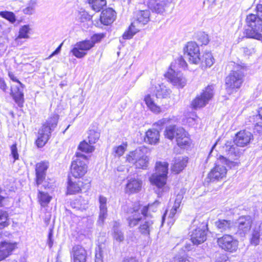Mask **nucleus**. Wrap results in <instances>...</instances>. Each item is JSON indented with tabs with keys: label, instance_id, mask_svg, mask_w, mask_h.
Wrapping results in <instances>:
<instances>
[{
	"label": "nucleus",
	"instance_id": "obj_1",
	"mask_svg": "<svg viewBox=\"0 0 262 262\" xmlns=\"http://www.w3.org/2000/svg\"><path fill=\"white\" fill-rule=\"evenodd\" d=\"M223 149L227 153L228 157L226 158L220 156L218 159L215 166L208 174L207 179L211 182L220 181L226 177L227 170L224 165L230 168H234L238 167L240 164L237 159L240 155L239 149L233 144L232 141H227L223 146Z\"/></svg>",
	"mask_w": 262,
	"mask_h": 262
},
{
	"label": "nucleus",
	"instance_id": "obj_2",
	"mask_svg": "<svg viewBox=\"0 0 262 262\" xmlns=\"http://www.w3.org/2000/svg\"><path fill=\"white\" fill-rule=\"evenodd\" d=\"M152 205L142 207L138 203L135 204L128 211L127 218L128 226L133 228L137 226L139 222L140 233L146 236L149 237L150 232L154 229V221L152 216L148 212Z\"/></svg>",
	"mask_w": 262,
	"mask_h": 262
},
{
	"label": "nucleus",
	"instance_id": "obj_3",
	"mask_svg": "<svg viewBox=\"0 0 262 262\" xmlns=\"http://www.w3.org/2000/svg\"><path fill=\"white\" fill-rule=\"evenodd\" d=\"M147 153V149L145 147H139L129 151L126 155V162L135 166L136 168L146 169L148 166L149 161Z\"/></svg>",
	"mask_w": 262,
	"mask_h": 262
},
{
	"label": "nucleus",
	"instance_id": "obj_4",
	"mask_svg": "<svg viewBox=\"0 0 262 262\" xmlns=\"http://www.w3.org/2000/svg\"><path fill=\"white\" fill-rule=\"evenodd\" d=\"M58 115L54 114L49 118L39 129L36 143L38 147H43L50 138L51 132L56 127Z\"/></svg>",
	"mask_w": 262,
	"mask_h": 262
},
{
	"label": "nucleus",
	"instance_id": "obj_5",
	"mask_svg": "<svg viewBox=\"0 0 262 262\" xmlns=\"http://www.w3.org/2000/svg\"><path fill=\"white\" fill-rule=\"evenodd\" d=\"M246 21L248 27L245 31L246 37L259 40L262 39V20L258 16L250 14L247 16Z\"/></svg>",
	"mask_w": 262,
	"mask_h": 262
},
{
	"label": "nucleus",
	"instance_id": "obj_6",
	"mask_svg": "<svg viewBox=\"0 0 262 262\" xmlns=\"http://www.w3.org/2000/svg\"><path fill=\"white\" fill-rule=\"evenodd\" d=\"M168 164L166 162H157L155 172L149 178L151 184L159 189H162L166 183Z\"/></svg>",
	"mask_w": 262,
	"mask_h": 262
},
{
	"label": "nucleus",
	"instance_id": "obj_7",
	"mask_svg": "<svg viewBox=\"0 0 262 262\" xmlns=\"http://www.w3.org/2000/svg\"><path fill=\"white\" fill-rule=\"evenodd\" d=\"M190 233V239L194 245H200L206 240L207 222L194 219Z\"/></svg>",
	"mask_w": 262,
	"mask_h": 262
},
{
	"label": "nucleus",
	"instance_id": "obj_8",
	"mask_svg": "<svg viewBox=\"0 0 262 262\" xmlns=\"http://www.w3.org/2000/svg\"><path fill=\"white\" fill-rule=\"evenodd\" d=\"M244 81V74L241 69L232 71L225 79V89L231 95L236 93Z\"/></svg>",
	"mask_w": 262,
	"mask_h": 262
},
{
	"label": "nucleus",
	"instance_id": "obj_9",
	"mask_svg": "<svg viewBox=\"0 0 262 262\" xmlns=\"http://www.w3.org/2000/svg\"><path fill=\"white\" fill-rule=\"evenodd\" d=\"M77 158L74 160L71 166V172L72 176L76 178H81L87 171L88 159L85 156L77 152Z\"/></svg>",
	"mask_w": 262,
	"mask_h": 262
},
{
	"label": "nucleus",
	"instance_id": "obj_10",
	"mask_svg": "<svg viewBox=\"0 0 262 262\" xmlns=\"http://www.w3.org/2000/svg\"><path fill=\"white\" fill-rule=\"evenodd\" d=\"M180 71V58L172 62L165 77L174 86L179 88L180 86V78L179 76Z\"/></svg>",
	"mask_w": 262,
	"mask_h": 262
},
{
	"label": "nucleus",
	"instance_id": "obj_11",
	"mask_svg": "<svg viewBox=\"0 0 262 262\" xmlns=\"http://www.w3.org/2000/svg\"><path fill=\"white\" fill-rule=\"evenodd\" d=\"M217 243L222 249L231 253L235 252L238 246L237 240L229 234H225L218 238Z\"/></svg>",
	"mask_w": 262,
	"mask_h": 262
},
{
	"label": "nucleus",
	"instance_id": "obj_12",
	"mask_svg": "<svg viewBox=\"0 0 262 262\" xmlns=\"http://www.w3.org/2000/svg\"><path fill=\"white\" fill-rule=\"evenodd\" d=\"M214 95V88L209 85L203 91L200 96L196 97L191 103L194 108H199L205 106Z\"/></svg>",
	"mask_w": 262,
	"mask_h": 262
},
{
	"label": "nucleus",
	"instance_id": "obj_13",
	"mask_svg": "<svg viewBox=\"0 0 262 262\" xmlns=\"http://www.w3.org/2000/svg\"><path fill=\"white\" fill-rule=\"evenodd\" d=\"M8 75L11 80L16 82L19 85L13 86L11 88V94L12 95L15 102L20 107L23 106L24 101L23 89L24 85L21 83L15 76L14 74L11 72L8 73Z\"/></svg>",
	"mask_w": 262,
	"mask_h": 262
},
{
	"label": "nucleus",
	"instance_id": "obj_14",
	"mask_svg": "<svg viewBox=\"0 0 262 262\" xmlns=\"http://www.w3.org/2000/svg\"><path fill=\"white\" fill-rule=\"evenodd\" d=\"M185 55L189 56V59L193 63L198 64L200 62L199 57L200 49L198 45L194 42H189L183 49Z\"/></svg>",
	"mask_w": 262,
	"mask_h": 262
},
{
	"label": "nucleus",
	"instance_id": "obj_15",
	"mask_svg": "<svg viewBox=\"0 0 262 262\" xmlns=\"http://www.w3.org/2000/svg\"><path fill=\"white\" fill-rule=\"evenodd\" d=\"M93 47L92 43L90 42L89 39L84 40L77 42L71 52L76 57L81 58L84 57L86 55L87 52Z\"/></svg>",
	"mask_w": 262,
	"mask_h": 262
},
{
	"label": "nucleus",
	"instance_id": "obj_16",
	"mask_svg": "<svg viewBox=\"0 0 262 262\" xmlns=\"http://www.w3.org/2000/svg\"><path fill=\"white\" fill-rule=\"evenodd\" d=\"M253 218L250 215L239 217L237 220V233L242 236L248 233L251 228Z\"/></svg>",
	"mask_w": 262,
	"mask_h": 262
},
{
	"label": "nucleus",
	"instance_id": "obj_17",
	"mask_svg": "<svg viewBox=\"0 0 262 262\" xmlns=\"http://www.w3.org/2000/svg\"><path fill=\"white\" fill-rule=\"evenodd\" d=\"M17 244L9 241L0 242V260L5 259L10 255L16 248Z\"/></svg>",
	"mask_w": 262,
	"mask_h": 262
},
{
	"label": "nucleus",
	"instance_id": "obj_18",
	"mask_svg": "<svg viewBox=\"0 0 262 262\" xmlns=\"http://www.w3.org/2000/svg\"><path fill=\"white\" fill-rule=\"evenodd\" d=\"M253 138L252 134L246 130H241L236 134L234 140V143L236 146L244 147L247 145Z\"/></svg>",
	"mask_w": 262,
	"mask_h": 262
},
{
	"label": "nucleus",
	"instance_id": "obj_19",
	"mask_svg": "<svg viewBox=\"0 0 262 262\" xmlns=\"http://www.w3.org/2000/svg\"><path fill=\"white\" fill-rule=\"evenodd\" d=\"M71 257L73 262H85L86 259V251L80 245L74 246L70 252Z\"/></svg>",
	"mask_w": 262,
	"mask_h": 262
},
{
	"label": "nucleus",
	"instance_id": "obj_20",
	"mask_svg": "<svg viewBox=\"0 0 262 262\" xmlns=\"http://www.w3.org/2000/svg\"><path fill=\"white\" fill-rule=\"evenodd\" d=\"M168 4L169 3L168 0H150L148 7L155 12L162 14Z\"/></svg>",
	"mask_w": 262,
	"mask_h": 262
},
{
	"label": "nucleus",
	"instance_id": "obj_21",
	"mask_svg": "<svg viewBox=\"0 0 262 262\" xmlns=\"http://www.w3.org/2000/svg\"><path fill=\"white\" fill-rule=\"evenodd\" d=\"M48 168L47 162H41L36 165V181L37 185H40L43 181L46 176V171Z\"/></svg>",
	"mask_w": 262,
	"mask_h": 262
},
{
	"label": "nucleus",
	"instance_id": "obj_22",
	"mask_svg": "<svg viewBox=\"0 0 262 262\" xmlns=\"http://www.w3.org/2000/svg\"><path fill=\"white\" fill-rule=\"evenodd\" d=\"M180 134V130L179 128L175 125H170L166 127L164 132L165 136L172 140L174 138H176L177 144L178 146H180V143L179 142V136Z\"/></svg>",
	"mask_w": 262,
	"mask_h": 262
},
{
	"label": "nucleus",
	"instance_id": "obj_23",
	"mask_svg": "<svg viewBox=\"0 0 262 262\" xmlns=\"http://www.w3.org/2000/svg\"><path fill=\"white\" fill-rule=\"evenodd\" d=\"M116 18V12L112 8H107L101 12V23L104 25H109L113 23Z\"/></svg>",
	"mask_w": 262,
	"mask_h": 262
},
{
	"label": "nucleus",
	"instance_id": "obj_24",
	"mask_svg": "<svg viewBox=\"0 0 262 262\" xmlns=\"http://www.w3.org/2000/svg\"><path fill=\"white\" fill-rule=\"evenodd\" d=\"M142 181L138 179L132 178L128 180L125 191L127 193H134L141 190Z\"/></svg>",
	"mask_w": 262,
	"mask_h": 262
},
{
	"label": "nucleus",
	"instance_id": "obj_25",
	"mask_svg": "<svg viewBox=\"0 0 262 262\" xmlns=\"http://www.w3.org/2000/svg\"><path fill=\"white\" fill-rule=\"evenodd\" d=\"M159 138V131L155 128H151L146 132L144 141L149 144H156L158 143Z\"/></svg>",
	"mask_w": 262,
	"mask_h": 262
},
{
	"label": "nucleus",
	"instance_id": "obj_26",
	"mask_svg": "<svg viewBox=\"0 0 262 262\" xmlns=\"http://www.w3.org/2000/svg\"><path fill=\"white\" fill-rule=\"evenodd\" d=\"M152 91L157 98H166L171 92L163 84L155 85L154 88H152Z\"/></svg>",
	"mask_w": 262,
	"mask_h": 262
},
{
	"label": "nucleus",
	"instance_id": "obj_27",
	"mask_svg": "<svg viewBox=\"0 0 262 262\" xmlns=\"http://www.w3.org/2000/svg\"><path fill=\"white\" fill-rule=\"evenodd\" d=\"M107 199L105 197L100 196L99 203H100V213L99 215L98 222L99 224H103L104 220L106 218L107 215V210L106 207Z\"/></svg>",
	"mask_w": 262,
	"mask_h": 262
},
{
	"label": "nucleus",
	"instance_id": "obj_28",
	"mask_svg": "<svg viewBox=\"0 0 262 262\" xmlns=\"http://www.w3.org/2000/svg\"><path fill=\"white\" fill-rule=\"evenodd\" d=\"M144 101L147 107L154 113H158L161 111L160 107L155 103L153 98L150 94H147L145 95Z\"/></svg>",
	"mask_w": 262,
	"mask_h": 262
},
{
	"label": "nucleus",
	"instance_id": "obj_29",
	"mask_svg": "<svg viewBox=\"0 0 262 262\" xmlns=\"http://www.w3.org/2000/svg\"><path fill=\"white\" fill-rule=\"evenodd\" d=\"M217 229L221 232H226L230 230L233 226V223L230 220H219L215 223Z\"/></svg>",
	"mask_w": 262,
	"mask_h": 262
},
{
	"label": "nucleus",
	"instance_id": "obj_30",
	"mask_svg": "<svg viewBox=\"0 0 262 262\" xmlns=\"http://www.w3.org/2000/svg\"><path fill=\"white\" fill-rule=\"evenodd\" d=\"M200 61L203 67L210 68L214 64V58L211 52H205L203 54L202 58H200Z\"/></svg>",
	"mask_w": 262,
	"mask_h": 262
},
{
	"label": "nucleus",
	"instance_id": "obj_31",
	"mask_svg": "<svg viewBox=\"0 0 262 262\" xmlns=\"http://www.w3.org/2000/svg\"><path fill=\"white\" fill-rule=\"evenodd\" d=\"M83 182L78 181L77 183L73 182L71 180H69L68 186V193L69 194H74L79 192L82 190Z\"/></svg>",
	"mask_w": 262,
	"mask_h": 262
},
{
	"label": "nucleus",
	"instance_id": "obj_32",
	"mask_svg": "<svg viewBox=\"0 0 262 262\" xmlns=\"http://www.w3.org/2000/svg\"><path fill=\"white\" fill-rule=\"evenodd\" d=\"M188 136V133L181 128V149H188L193 147L191 140Z\"/></svg>",
	"mask_w": 262,
	"mask_h": 262
},
{
	"label": "nucleus",
	"instance_id": "obj_33",
	"mask_svg": "<svg viewBox=\"0 0 262 262\" xmlns=\"http://www.w3.org/2000/svg\"><path fill=\"white\" fill-rule=\"evenodd\" d=\"M150 11L148 10L139 11L137 14V21L142 25L146 24L149 20Z\"/></svg>",
	"mask_w": 262,
	"mask_h": 262
},
{
	"label": "nucleus",
	"instance_id": "obj_34",
	"mask_svg": "<svg viewBox=\"0 0 262 262\" xmlns=\"http://www.w3.org/2000/svg\"><path fill=\"white\" fill-rule=\"evenodd\" d=\"M93 10L100 11L106 4V0H87Z\"/></svg>",
	"mask_w": 262,
	"mask_h": 262
},
{
	"label": "nucleus",
	"instance_id": "obj_35",
	"mask_svg": "<svg viewBox=\"0 0 262 262\" xmlns=\"http://www.w3.org/2000/svg\"><path fill=\"white\" fill-rule=\"evenodd\" d=\"M136 22L132 23L129 27L127 31H125L123 34V38L124 39H131L133 36L137 33L139 30L136 28Z\"/></svg>",
	"mask_w": 262,
	"mask_h": 262
},
{
	"label": "nucleus",
	"instance_id": "obj_36",
	"mask_svg": "<svg viewBox=\"0 0 262 262\" xmlns=\"http://www.w3.org/2000/svg\"><path fill=\"white\" fill-rule=\"evenodd\" d=\"M9 225V215L6 211L0 209V229H3Z\"/></svg>",
	"mask_w": 262,
	"mask_h": 262
},
{
	"label": "nucleus",
	"instance_id": "obj_37",
	"mask_svg": "<svg viewBox=\"0 0 262 262\" xmlns=\"http://www.w3.org/2000/svg\"><path fill=\"white\" fill-rule=\"evenodd\" d=\"M31 29L29 25H26L21 26L19 30L18 36L16 38L15 40L17 41L20 38H28L29 37V33Z\"/></svg>",
	"mask_w": 262,
	"mask_h": 262
},
{
	"label": "nucleus",
	"instance_id": "obj_38",
	"mask_svg": "<svg viewBox=\"0 0 262 262\" xmlns=\"http://www.w3.org/2000/svg\"><path fill=\"white\" fill-rule=\"evenodd\" d=\"M127 144L123 142L121 145L114 146L113 148V154L115 157H120L122 156L127 149Z\"/></svg>",
	"mask_w": 262,
	"mask_h": 262
},
{
	"label": "nucleus",
	"instance_id": "obj_39",
	"mask_svg": "<svg viewBox=\"0 0 262 262\" xmlns=\"http://www.w3.org/2000/svg\"><path fill=\"white\" fill-rule=\"evenodd\" d=\"M118 224L115 222L114 225V238L118 242H121L124 240V235L122 232L118 228Z\"/></svg>",
	"mask_w": 262,
	"mask_h": 262
},
{
	"label": "nucleus",
	"instance_id": "obj_40",
	"mask_svg": "<svg viewBox=\"0 0 262 262\" xmlns=\"http://www.w3.org/2000/svg\"><path fill=\"white\" fill-rule=\"evenodd\" d=\"M38 199L41 206L45 207L51 201V196H50L47 193H45L41 191H39Z\"/></svg>",
	"mask_w": 262,
	"mask_h": 262
},
{
	"label": "nucleus",
	"instance_id": "obj_41",
	"mask_svg": "<svg viewBox=\"0 0 262 262\" xmlns=\"http://www.w3.org/2000/svg\"><path fill=\"white\" fill-rule=\"evenodd\" d=\"M0 16L6 19L12 24L14 23L16 20L14 13L10 11H1Z\"/></svg>",
	"mask_w": 262,
	"mask_h": 262
},
{
	"label": "nucleus",
	"instance_id": "obj_42",
	"mask_svg": "<svg viewBox=\"0 0 262 262\" xmlns=\"http://www.w3.org/2000/svg\"><path fill=\"white\" fill-rule=\"evenodd\" d=\"M36 2L34 1H30L27 4V7L23 10L24 14L31 15L35 12Z\"/></svg>",
	"mask_w": 262,
	"mask_h": 262
},
{
	"label": "nucleus",
	"instance_id": "obj_43",
	"mask_svg": "<svg viewBox=\"0 0 262 262\" xmlns=\"http://www.w3.org/2000/svg\"><path fill=\"white\" fill-rule=\"evenodd\" d=\"M100 137V133L95 130L91 129L89 132V142L90 144L96 143Z\"/></svg>",
	"mask_w": 262,
	"mask_h": 262
},
{
	"label": "nucleus",
	"instance_id": "obj_44",
	"mask_svg": "<svg viewBox=\"0 0 262 262\" xmlns=\"http://www.w3.org/2000/svg\"><path fill=\"white\" fill-rule=\"evenodd\" d=\"M171 170L176 173L180 172V157L179 154L177 155L172 161Z\"/></svg>",
	"mask_w": 262,
	"mask_h": 262
},
{
	"label": "nucleus",
	"instance_id": "obj_45",
	"mask_svg": "<svg viewBox=\"0 0 262 262\" xmlns=\"http://www.w3.org/2000/svg\"><path fill=\"white\" fill-rule=\"evenodd\" d=\"M78 149L82 151L85 152H92L94 150V148L90 144H88L86 141L81 142L79 146Z\"/></svg>",
	"mask_w": 262,
	"mask_h": 262
},
{
	"label": "nucleus",
	"instance_id": "obj_46",
	"mask_svg": "<svg viewBox=\"0 0 262 262\" xmlns=\"http://www.w3.org/2000/svg\"><path fill=\"white\" fill-rule=\"evenodd\" d=\"M261 235H262L259 230L256 228H255L252 233V237L251 239V244L254 246L257 245L259 244V239Z\"/></svg>",
	"mask_w": 262,
	"mask_h": 262
},
{
	"label": "nucleus",
	"instance_id": "obj_47",
	"mask_svg": "<svg viewBox=\"0 0 262 262\" xmlns=\"http://www.w3.org/2000/svg\"><path fill=\"white\" fill-rule=\"evenodd\" d=\"M104 37L103 34H95L93 35L89 40L90 42L92 43V46L94 47L96 43L100 42L101 39Z\"/></svg>",
	"mask_w": 262,
	"mask_h": 262
},
{
	"label": "nucleus",
	"instance_id": "obj_48",
	"mask_svg": "<svg viewBox=\"0 0 262 262\" xmlns=\"http://www.w3.org/2000/svg\"><path fill=\"white\" fill-rule=\"evenodd\" d=\"M198 40L202 45H206L209 41V36L204 32H201L198 36Z\"/></svg>",
	"mask_w": 262,
	"mask_h": 262
},
{
	"label": "nucleus",
	"instance_id": "obj_49",
	"mask_svg": "<svg viewBox=\"0 0 262 262\" xmlns=\"http://www.w3.org/2000/svg\"><path fill=\"white\" fill-rule=\"evenodd\" d=\"M180 206V202H179L178 200V199H176L174 204V206L170 211V212L169 214L170 217L172 218L174 216V215H175V214L177 212V209L179 208Z\"/></svg>",
	"mask_w": 262,
	"mask_h": 262
},
{
	"label": "nucleus",
	"instance_id": "obj_50",
	"mask_svg": "<svg viewBox=\"0 0 262 262\" xmlns=\"http://www.w3.org/2000/svg\"><path fill=\"white\" fill-rule=\"evenodd\" d=\"M11 155H12L14 161L18 159V154L17 152V149L16 147V144H13L11 147Z\"/></svg>",
	"mask_w": 262,
	"mask_h": 262
},
{
	"label": "nucleus",
	"instance_id": "obj_51",
	"mask_svg": "<svg viewBox=\"0 0 262 262\" xmlns=\"http://www.w3.org/2000/svg\"><path fill=\"white\" fill-rule=\"evenodd\" d=\"M53 234L52 230H50L48 234V245L50 248H51L53 245Z\"/></svg>",
	"mask_w": 262,
	"mask_h": 262
},
{
	"label": "nucleus",
	"instance_id": "obj_52",
	"mask_svg": "<svg viewBox=\"0 0 262 262\" xmlns=\"http://www.w3.org/2000/svg\"><path fill=\"white\" fill-rule=\"evenodd\" d=\"M95 262H103L102 253L100 249L99 251H96L95 254Z\"/></svg>",
	"mask_w": 262,
	"mask_h": 262
},
{
	"label": "nucleus",
	"instance_id": "obj_53",
	"mask_svg": "<svg viewBox=\"0 0 262 262\" xmlns=\"http://www.w3.org/2000/svg\"><path fill=\"white\" fill-rule=\"evenodd\" d=\"M256 14L262 20V5H258L257 6Z\"/></svg>",
	"mask_w": 262,
	"mask_h": 262
},
{
	"label": "nucleus",
	"instance_id": "obj_54",
	"mask_svg": "<svg viewBox=\"0 0 262 262\" xmlns=\"http://www.w3.org/2000/svg\"><path fill=\"white\" fill-rule=\"evenodd\" d=\"M62 45V43H61L59 46L47 59H50L54 55L58 54L60 52Z\"/></svg>",
	"mask_w": 262,
	"mask_h": 262
},
{
	"label": "nucleus",
	"instance_id": "obj_55",
	"mask_svg": "<svg viewBox=\"0 0 262 262\" xmlns=\"http://www.w3.org/2000/svg\"><path fill=\"white\" fill-rule=\"evenodd\" d=\"M227 259V257L225 255L222 254L217 257L215 262H226Z\"/></svg>",
	"mask_w": 262,
	"mask_h": 262
},
{
	"label": "nucleus",
	"instance_id": "obj_56",
	"mask_svg": "<svg viewBox=\"0 0 262 262\" xmlns=\"http://www.w3.org/2000/svg\"><path fill=\"white\" fill-rule=\"evenodd\" d=\"M188 162V158L187 157H183L181 160V169L185 168Z\"/></svg>",
	"mask_w": 262,
	"mask_h": 262
},
{
	"label": "nucleus",
	"instance_id": "obj_57",
	"mask_svg": "<svg viewBox=\"0 0 262 262\" xmlns=\"http://www.w3.org/2000/svg\"><path fill=\"white\" fill-rule=\"evenodd\" d=\"M0 89L3 91H6L7 89V85L4 80L2 78H0Z\"/></svg>",
	"mask_w": 262,
	"mask_h": 262
},
{
	"label": "nucleus",
	"instance_id": "obj_58",
	"mask_svg": "<svg viewBox=\"0 0 262 262\" xmlns=\"http://www.w3.org/2000/svg\"><path fill=\"white\" fill-rule=\"evenodd\" d=\"M168 121L169 120L166 118H163L157 122L156 124L158 126H161L164 124H166Z\"/></svg>",
	"mask_w": 262,
	"mask_h": 262
},
{
	"label": "nucleus",
	"instance_id": "obj_59",
	"mask_svg": "<svg viewBox=\"0 0 262 262\" xmlns=\"http://www.w3.org/2000/svg\"><path fill=\"white\" fill-rule=\"evenodd\" d=\"M124 262H138V261L135 258L130 257L125 259Z\"/></svg>",
	"mask_w": 262,
	"mask_h": 262
},
{
	"label": "nucleus",
	"instance_id": "obj_60",
	"mask_svg": "<svg viewBox=\"0 0 262 262\" xmlns=\"http://www.w3.org/2000/svg\"><path fill=\"white\" fill-rule=\"evenodd\" d=\"M192 258L190 257H184L181 259V262H191Z\"/></svg>",
	"mask_w": 262,
	"mask_h": 262
},
{
	"label": "nucleus",
	"instance_id": "obj_61",
	"mask_svg": "<svg viewBox=\"0 0 262 262\" xmlns=\"http://www.w3.org/2000/svg\"><path fill=\"white\" fill-rule=\"evenodd\" d=\"M186 66H187L186 62H185V61H184V60H183L181 58V68H185Z\"/></svg>",
	"mask_w": 262,
	"mask_h": 262
},
{
	"label": "nucleus",
	"instance_id": "obj_62",
	"mask_svg": "<svg viewBox=\"0 0 262 262\" xmlns=\"http://www.w3.org/2000/svg\"><path fill=\"white\" fill-rule=\"evenodd\" d=\"M187 82V80L185 79H183L181 78V88L184 86Z\"/></svg>",
	"mask_w": 262,
	"mask_h": 262
},
{
	"label": "nucleus",
	"instance_id": "obj_63",
	"mask_svg": "<svg viewBox=\"0 0 262 262\" xmlns=\"http://www.w3.org/2000/svg\"><path fill=\"white\" fill-rule=\"evenodd\" d=\"M258 112L259 117L262 119V107H259Z\"/></svg>",
	"mask_w": 262,
	"mask_h": 262
},
{
	"label": "nucleus",
	"instance_id": "obj_64",
	"mask_svg": "<svg viewBox=\"0 0 262 262\" xmlns=\"http://www.w3.org/2000/svg\"><path fill=\"white\" fill-rule=\"evenodd\" d=\"M259 231L260 232L261 234L262 235V222L260 223V224L259 225V227L258 228H257Z\"/></svg>",
	"mask_w": 262,
	"mask_h": 262
}]
</instances>
